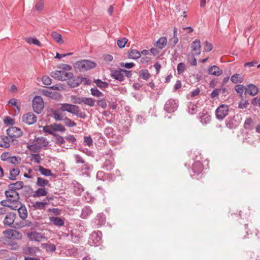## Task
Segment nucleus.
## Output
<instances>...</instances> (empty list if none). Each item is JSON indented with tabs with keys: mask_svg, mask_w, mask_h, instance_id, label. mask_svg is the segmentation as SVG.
<instances>
[{
	"mask_svg": "<svg viewBox=\"0 0 260 260\" xmlns=\"http://www.w3.org/2000/svg\"><path fill=\"white\" fill-rule=\"evenodd\" d=\"M20 170L18 168L13 169L10 171V177L9 178L12 180H15L16 177L19 174Z\"/></svg>",
	"mask_w": 260,
	"mask_h": 260,
	"instance_id": "4c0bfd02",
	"label": "nucleus"
},
{
	"mask_svg": "<svg viewBox=\"0 0 260 260\" xmlns=\"http://www.w3.org/2000/svg\"><path fill=\"white\" fill-rule=\"evenodd\" d=\"M5 194L9 202L12 203L11 205H14V206L16 207V208L18 207L17 205L19 204L20 203L19 201L20 197L18 192L16 190L9 189L8 190L5 191Z\"/></svg>",
	"mask_w": 260,
	"mask_h": 260,
	"instance_id": "20e7f679",
	"label": "nucleus"
},
{
	"mask_svg": "<svg viewBox=\"0 0 260 260\" xmlns=\"http://www.w3.org/2000/svg\"><path fill=\"white\" fill-rule=\"evenodd\" d=\"M8 236L12 238H19L21 237V234L14 230H10L7 232Z\"/></svg>",
	"mask_w": 260,
	"mask_h": 260,
	"instance_id": "ea45409f",
	"label": "nucleus"
},
{
	"mask_svg": "<svg viewBox=\"0 0 260 260\" xmlns=\"http://www.w3.org/2000/svg\"><path fill=\"white\" fill-rule=\"evenodd\" d=\"M102 232L99 231L92 232L89 237L88 243L93 246L100 244L102 240Z\"/></svg>",
	"mask_w": 260,
	"mask_h": 260,
	"instance_id": "6e6552de",
	"label": "nucleus"
},
{
	"mask_svg": "<svg viewBox=\"0 0 260 260\" xmlns=\"http://www.w3.org/2000/svg\"><path fill=\"white\" fill-rule=\"evenodd\" d=\"M104 134L108 138H112L114 136V131L111 127H107L105 128Z\"/></svg>",
	"mask_w": 260,
	"mask_h": 260,
	"instance_id": "c03bdc74",
	"label": "nucleus"
},
{
	"mask_svg": "<svg viewBox=\"0 0 260 260\" xmlns=\"http://www.w3.org/2000/svg\"><path fill=\"white\" fill-rule=\"evenodd\" d=\"M38 170L39 172L45 176H50L52 175V173L50 170L44 168L41 166L38 167Z\"/></svg>",
	"mask_w": 260,
	"mask_h": 260,
	"instance_id": "f704fd0d",
	"label": "nucleus"
},
{
	"mask_svg": "<svg viewBox=\"0 0 260 260\" xmlns=\"http://www.w3.org/2000/svg\"><path fill=\"white\" fill-rule=\"evenodd\" d=\"M31 225H32L31 222L21 221L19 222L15 221L14 225L12 226V227L14 228L15 229H20L25 226H30Z\"/></svg>",
	"mask_w": 260,
	"mask_h": 260,
	"instance_id": "bb28decb",
	"label": "nucleus"
},
{
	"mask_svg": "<svg viewBox=\"0 0 260 260\" xmlns=\"http://www.w3.org/2000/svg\"><path fill=\"white\" fill-rule=\"evenodd\" d=\"M53 129L54 131V133L55 132H64L66 131V128L63 125H62L61 124L58 123H53Z\"/></svg>",
	"mask_w": 260,
	"mask_h": 260,
	"instance_id": "a19ab883",
	"label": "nucleus"
},
{
	"mask_svg": "<svg viewBox=\"0 0 260 260\" xmlns=\"http://www.w3.org/2000/svg\"><path fill=\"white\" fill-rule=\"evenodd\" d=\"M83 191V186L80 184H77L75 187V193L79 196Z\"/></svg>",
	"mask_w": 260,
	"mask_h": 260,
	"instance_id": "0e129e2a",
	"label": "nucleus"
},
{
	"mask_svg": "<svg viewBox=\"0 0 260 260\" xmlns=\"http://www.w3.org/2000/svg\"><path fill=\"white\" fill-rule=\"evenodd\" d=\"M83 103L90 107H93L95 104V101L91 98L83 97Z\"/></svg>",
	"mask_w": 260,
	"mask_h": 260,
	"instance_id": "de8ad7c7",
	"label": "nucleus"
},
{
	"mask_svg": "<svg viewBox=\"0 0 260 260\" xmlns=\"http://www.w3.org/2000/svg\"><path fill=\"white\" fill-rule=\"evenodd\" d=\"M53 118L57 121H61L64 119L63 116L59 110H55L53 112Z\"/></svg>",
	"mask_w": 260,
	"mask_h": 260,
	"instance_id": "8fccbe9b",
	"label": "nucleus"
},
{
	"mask_svg": "<svg viewBox=\"0 0 260 260\" xmlns=\"http://www.w3.org/2000/svg\"><path fill=\"white\" fill-rule=\"evenodd\" d=\"M105 216L103 213L98 214L95 219V222L99 225H103L105 223Z\"/></svg>",
	"mask_w": 260,
	"mask_h": 260,
	"instance_id": "c756f323",
	"label": "nucleus"
},
{
	"mask_svg": "<svg viewBox=\"0 0 260 260\" xmlns=\"http://www.w3.org/2000/svg\"><path fill=\"white\" fill-rule=\"evenodd\" d=\"M167 43V39L165 37H160L154 44V46L158 49H163Z\"/></svg>",
	"mask_w": 260,
	"mask_h": 260,
	"instance_id": "6ab92c4d",
	"label": "nucleus"
},
{
	"mask_svg": "<svg viewBox=\"0 0 260 260\" xmlns=\"http://www.w3.org/2000/svg\"><path fill=\"white\" fill-rule=\"evenodd\" d=\"M199 119L202 124H207L211 120V116L207 111H203L200 113Z\"/></svg>",
	"mask_w": 260,
	"mask_h": 260,
	"instance_id": "f3484780",
	"label": "nucleus"
},
{
	"mask_svg": "<svg viewBox=\"0 0 260 260\" xmlns=\"http://www.w3.org/2000/svg\"><path fill=\"white\" fill-rule=\"evenodd\" d=\"M37 116L32 113H28L22 116V121L25 123L30 125L37 121Z\"/></svg>",
	"mask_w": 260,
	"mask_h": 260,
	"instance_id": "f8f14e48",
	"label": "nucleus"
},
{
	"mask_svg": "<svg viewBox=\"0 0 260 260\" xmlns=\"http://www.w3.org/2000/svg\"><path fill=\"white\" fill-rule=\"evenodd\" d=\"M235 89L240 96H242L244 92H246V87L242 84L236 85Z\"/></svg>",
	"mask_w": 260,
	"mask_h": 260,
	"instance_id": "58836bf2",
	"label": "nucleus"
},
{
	"mask_svg": "<svg viewBox=\"0 0 260 260\" xmlns=\"http://www.w3.org/2000/svg\"><path fill=\"white\" fill-rule=\"evenodd\" d=\"M3 143H0V147H4L6 148H9L10 146V142H12L11 140V138L8 136H2L1 137Z\"/></svg>",
	"mask_w": 260,
	"mask_h": 260,
	"instance_id": "c85d7f7f",
	"label": "nucleus"
},
{
	"mask_svg": "<svg viewBox=\"0 0 260 260\" xmlns=\"http://www.w3.org/2000/svg\"><path fill=\"white\" fill-rule=\"evenodd\" d=\"M48 203L44 201V202H37L32 204V207L37 210H42L44 209L47 205H48Z\"/></svg>",
	"mask_w": 260,
	"mask_h": 260,
	"instance_id": "7c9ffc66",
	"label": "nucleus"
},
{
	"mask_svg": "<svg viewBox=\"0 0 260 260\" xmlns=\"http://www.w3.org/2000/svg\"><path fill=\"white\" fill-rule=\"evenodd\" d=\"M16 217V215L15 213L12 212L9 213L8 214H7L4 219V224L9 226H12L14 225Z\"/></svg>",
	"mask_w": 260,
	"mask_h": 260,
	"instance_id": "4468645a",
	"label": "nucleus"
},
{
	"mask_svg": "<svg viewBox=\"0 0 260 260\" xmlns=\"http://www.w3.org/2000/svg\"><path fill=\"white\" fill-rule=\"evenodd\" d=\"M127 41L128 40L125 38H121L117 41V45L119 48H123L125 47Z\"/></svg>",
	"mask_w": 260,
	"mask_h": 260,
	"instance_id": "13d9d810",
	"label": "nucleus"
},
{
	"mask_svg": "<svg viewBox=\"0 0 260 260\" xmlns=\"http://www.w3.org/2000/svg\"><path fill=\"white\" fill-rule=\"evenodd\" d=\"M140 76L144 80H147L149 78L150 74L147 70H142L140 72Z\"/></svg>",
	"mask_w": 260,
	"mask_h": 260,
	"instance_id": "3c124183",
	"label": "nucleus"
},
{
	"mask_svg": "<svg viewBox=\"0 0 260 260\" xmlns=\"http://www.w3.org/2000/svg\"><path fill=\"white\" fill-rule=\"evenodd\" d=\"M50 36L56 42L59 43L60 44H62L63 43V41L62 40L61 35L57 33V32H51Z\"/></svg>",
	"mask_w": 260,
	"mask_h": 260,
	"instance_id": "c9c22d12",
	"label": "nucleus"
},
{
	"mask_svg": "<svg viewBox=\"0 0 260 260\" xmlns=\"http://www.w3.org/2000/svg\"><path fill=\"white\" fill-rule=\"evenodd\" d=\"M24 183L22 181H17L14 183H11L8 185L9 189L16 190L20 189L23 186Z\"/></svg>",
	"mask_w": 260,
	"mask_h": 260,
	"instance_id": "cd10ccee",
	"label": "nucleus"
},
{
	"mask_svg": "<svg viewBox=\"0 0 260 260\" xmlns=\"http://www.w3.org/2000/svg\"><path fill=\"white\" fill-rule=\"evenodd\" d=\"M96 63L89 60H82L77 61L74 64V68L80 72H83L94 68Z\"/></svg>",
	"mask_w": 260,
	"mask_h": 260,
	"instance_id": "7ed1b4c3",
	"label": "nucleus"
},
{
	"mask_svg": "<svg viewBox=\"0 0 260 260\" xmlns=\"http://www.w3.org/2000/svg\"><path fill=\"white\" fill-rule=\"evenodd\" d=\"M197 106L190 104L188 106V112L191 114L196 113L198 111Z\"/></svg>",
	"mask_w": 260,
	"mask_h": 260,
	"instance_id": "e2e57ef3",
	"label": "nucleus"
},
{
	"mask_svg": "<svg viewBox=\"0 0 260 260\" xmlns=\"http://www.w3.org/2000/svg\"><path fill=\"white\" fill-rule=\"evenodd\" d=\"M39 249L38 247H27L25 248V252L26 253L29 254H35L38 251H39Z\"/></svg>",
	"mask_w": 260,
	"mask_h": 260,
	"instance_id": "6e6d98bb",
	"label": "nucleus"
},
{
	"mask_svg": "<svg viewBox=\"0 0 260 260\" xmlns=\"http://www.w3.org/2000/svg\"><path fill=\"white\" fill-rule=\"evenodd\" d=\"M27 236L30 241H35L40 242L42 239H45V237L43 234L37 232H32L27 234Z\"/></svg>",
	"mask_w": 260,
	"mask_h": 260,
	"instance_id": "9b49d317",
	"label": "nucleus"
},
{
	"mask_svg": "<svg viewBox=\"0 0 260 260\" xmlns=\"http://www.w3.org/2000/svg\"><path fill=\"white\" fill-rule=\"evenodd\" d=\"M98 105L101 108L105 109L106 108L107 104V102L104 99H100L97 101Z\"/></svg>",
	"mask_w": 260,
	"mask_h": 260,
	"instance_id": "69168bd1",
	"label": "nucleus"
},
{
	"mask_svg": "<svg viewBox=\"0 0 260 260\" xmlns=\"http://www.w3.org/2000/svg\"><path fill=\"white\" fill-rule=\"evenodd\" d=\"M229 113V107L225 104L220 105L215 111L216 117L217 119H223Z\"/></svg>",
	"mask_w": 260,
	"mask_h": 260,
	"instance_id": "0eeeda50",
	"label": "nucleus"
},
{
	"mask_svg": "<svg viewBox=\"0 0 260 260\" xmlns=\"http://www.w3.org/2000/svg\"><path fill=\"white\" fill-rule=\"evenodd\" d=\"M92 213V210L89 207H85L83 208L81 214L82 218H87Z\"/></svg>",
	"mask_w": 260,
	"mask_h": 260,
	"instance_id": "72a5a7b5",
	"label": "nucleus"
},
{
	"mask_svg": "<svg viewBox=\"0 0 260 260\" xmlns=\"http://www.w3.org/2000/svg\"><path fill=\"white\" fill-rule=\"evenodd\" d=\"M54 136L55 137V144L59 145V146H61V145L64 143L65 141L64 140V138L62 136L56 134V136Z\"/></svg>",
	"mask_w": 260,
	"mask_h": 260,
	"instance_id": "864d4df0",
	"label": "nucleus"
},
{
	"mask_svg": "<svg viewBox=\"0 0 260 260\" xmlns=\"http://www.w3.org/2000/svg\"><path fill=\"white\" fill-rule=\"evenodd\" d=\"M82 82V80L81 78L79 77H72L71 79H70L68 83L70 86L72 87H75L79 86L81 83Z\"/></svg>",
	"mask_w": 260,
	"mask_h": 260,
	"instance_id": "393cba45",
	"label": "nucleus"
},
{
	"mask_svg": "<svg viewBox=\"0 0 260 260\" xmlns=\"http://www.w3.org/2000/svg\"><path fill=\"white\" fill-rule=\"evenodd\" d=\"M21 158L18 156H14L8 158V161L12 164H18L19 163Z\"/></svg>",
	"mask_w": 260,
	"mask_h": 260,
	"instance_id": "49530a36",
	"label": "nucleus"
},
{
	"mask_svg": "<svg viewBox=\"0 0 260 260\" xmlns=\"http://www.w3.org/2000/svg\"><path fill=\"white\" fill-rule=\"evenodd\" d=\"M18 207L14 209L17 210L19 217L22 219L25 220L27 217V211L25 206L22 205L20 202L19 204L17 205Z\"/></svg>",
	"mask_w": 260,
	"mask_h": 260,
	"instance_id": "ddd939ff",
	"label": "nucleus"
},
{
	"mask_svg": "<svg viewBox=\"0 0 260 260\" xmlns=\"http://www.w3.org/2000/svg\"><path fill=\"white\" fill-rule=\"evenodd\" d=\"M71 101L75 104H81L83 103V97H78L75 95L71 96Z\"/></svg>",
	"mask_w": 260,
	"mask_h": 260,
	"instance_id": "09e8293b",
	"label": "nucleus"
},
{
	"mask_svg": "<svg viewBox=\"0 0 260 260\" xmlns=\"http://www.w3.org/2000/svg\"><path fill=\"white\" fill-rule=\"evenodd\" d=\"M1 204L3 206L9 207L11 209H15L16 208V207L14 206V205H11L12 203H10L8 199L2 201Z\"/></svg>",
	"mask_w": 260,
	"mask_h": 260,
	"instance_id": "680f3d73",
	"label": "nucleus"
},
{
	"mask_svg": "<svg viewBox=\"0 0 260 260\" xmlns=\"http://www.w3.org/2000/svg\"><path fill=\"white\" fill-rule=\"evenodd\" d=\"M59 109L61 111H67L82 119H85L86 117L85 112L81 111L79 107L75 105L67 103L61 104Z\"/></svg>",
	"mask_w": 260,
	"mask_h": 260,
	"instance_id": "f03ea898",
	"label": "nucleus"
},
{
	"mask_svg": "<svg viewBox=\"0 0 260 260\" xmlns=\"http://www.w3.org/2000/svg\"><path fill=\"white\" fill-rule=\"evenodd\" d=\"M62 74V73L61 72V71H55L54 72H52L51 73V76L56 79L58 80H61L60 78H61V75Z\"/></svg>",
	"mask_w": 260,
	"mask_h": 260,
	"instance_id": "bf43d9fd",
	"label": "nucleus"
},
{
	"mask_svg": "<svg viewBox=\"0 0 260 260\" xmlns=\"http://www.w3.org/2000/svg\"><path fill=\"white\" fill-rule=\"evenodd\" d=\"M91 94L96 97H101L104 95L103 93L96 88H92L90 89Z\"/></svg>",
	"mask_w": 260,
	"mask_h": 260,
	"instance_id": "5fc2aeb1",
	"label": "nucleus"
},
{
	"mask_svg": "<svg viewBox=\"0 0 260 260\" xmlns=\"http://www.w3.org/2000/svg\"><path fill=\"white\" fill-rule=\"evenodd\" d=\"M94 82L95 83L98 87L101 89L107 88L109 85L107 82L102 81L100 79L94 80Z\"/></svg>",
	"mask_w": 260,
	"mask_h": 260,
	"instance_id": "37998d69",
	"label": "nucleus"
},
{
	"mask_svg": "<svg viewBox=\"0 0 260 260\" xmlns=\"http://www.w3.org/2000/svg\"><path fill=\"white\" fill-rule=\"evenodd\" d=\"M111 77L119 81H122L124 80L123 73L122 69H120L117 70H113L111 71Z\"/></svg>",
	"mask_w": 260,
	"mask_h": 260,
	"instance_id": "dca6fc26",
	"label": "nucleus"
},
{
	"mask_svg": "<svg viewBox=\"0 0 260 260\" xmlns=\"http://www.w3.org/2000/svg\"><path fill=\"white\" fill-rule=\"evenodd\" d=\"M31 160L34 161L36 163L39 164L41 163V158L39 154H32L31 155Z\"/></svg>",
	"mask_w": 260,
	"mask_h": 260,
	"instance_id": "4d7b16f0",
	"label": "nucleus"
},
{
	"mask_svg": "<svg viewBox=\"0 0 260 260\" xmlns=\"http://www.w3.org/2000/svg\"><path fill=\"white\" fill-rule=\"evenodd\" d=\"M222 70L220 69L216 66H213L210 67L208 70V73L210 75H214L215 76H219L222 74Z\"/></svg>",
	"mask_w": 260,
	"mask_h": 260,
	"instance_id": "a211bd4d",
	"label": "nucleus"
},
{
	"mask_svg": "<svg viewBox=\"0 0 260 260\" xmlns=\"http://www.w3.org/2000/svg\"><path fill=\"white\" fill-rule=\"evenodd\" d=\"M107 154L109 155L110 156L109 158L106 159L104 162L102 168L107 171H111L114 167V158L112 156V151L111 150H109Z\"/></svg>",
	"mask_w": 260,
	"mask_h": 260,
	"instance_id": "9d476101",
	"label": "nucleus"
},
{
	"mask_svg": "<svg viewBox=\"0 0 260 260\" xmlns=\"http://www.w3.org/2000/svg\"><path fill=\"white\" fill-rule=\"evenodd\" d=\"M231 81L235 84L238 83H242L243 81L242 75L239 74H235L231 77Z\"/></svg>",
	"mask_w": 260,
	"mask_h": 260,
	"instance_id": "2f4dec72",
	"label": "nucleus"
},
{
	"mask_svg": "<svg viewBox=\"0 0 260 260\" xmlns=\"http://www.w3.org/2000/svg\"><path fill=\"white\" fill-rule=\"evenodd\" d=\"M43 130L44 132L46 133H48L53 136H56V134L54 133V131L53 129V124L45 125L43 126Z\"/></svg>",
	"mask_w": 260,
	"mask_h": 260,
	"instance_id": "79ce46f5",
	"label": "nucleus"
},
{
	"mask_svg": "<svg viewBox=\"0 0 260 260\" xmlns=\"http://www.w3.org/2000/svg\"><path fill=\"white\" fill-rule=\"evenodd\" d=\"M62 74L61 75V78H60L61 80H67L68 79H71L73 77V74L72 73H68L65 72L64 71H61Z\"/></svg>",
	"mask_w": 260,
	"mask_h": 260,
	"instance_id": "a18cd8bd",
	"label": "nucleus"
},
{
	"mask_svg": "<svg viewBox=\"0 0 260 260\" xmlns=\"http://www.w3.org/2000/svg\"><path fill=\"white\" fill-rule=\"evenodd\" d=\"M42 81L43 83L46 85H50L52 82L51 78L47 76H44L42 77Z\"/></svg>",
	"mask_w": 260,
	"mask_h": 260,
	"instance_id": "338daca9",
	"label": "nucleus"
},
{
	"mask_svg": "<svg viewBox=\"0 0 260 260\" xmlns=\"http://www.w3.org/2000/svg\"><path fill=\"white\" fill-rule=\"evenodd\" d=\"M178 107V102L173 99H169L166 102L164 106V110L168 112H174Z\"/></svg>",
	"mask_w": 260,
	"mask_h": 260,
	"instance_id": "1a4fd4ad",
	"label": "nucleus"
},
{
	"mask_svg": "<svg viewBox=\"0 0 260 260\" xmlns=\"http://www.w3.org/2000/svg\"><path fill=\"white\" fill-rule=\"evenodd\" d=\"M63 120L64 124L68 127H72L76 125V123L75 122L68 117L64 118Z\"/></svg>",
	"mask_w": 260,
	"mask_h": 260,
	"instance_id": "603ef678",
	"label": "nucleus"
},
{
	"mask_svg": "<svg viewBox=\"0 0 260 260\" xmlns=\"http://www.w3.org/2000/svg\"><path fill=\"white\" fill-rule=\"evenodd\" d=\"M7 135L11 138L12 141H17L16 138L20 137L23 135L21 129L17 127L11 126L6 131Z\"/></svg>",
	"mask_w": 260,
	"mask_h": 260,
	"instance_id": "423d86ee",
	"label": "nucleus"
},
{
	"mask_svg": "<svg viewBox=\"0 0 260 260\" xmlns=\"http://www.w3.org/2000/svg\"><path fill=\"white\" fill-rule=\"evenodd\" d=\"M258 91V89L256 85L252 84H250L247 85L246 92L248 94L254 96L257 94Z\"/></svg>",
	"mask_w": 260,
	"mask_h": 260,
	"instance_id": "412c9836",
	"label": "nucleus"
},
{
	"mask_svg": "<svg viewBox=\"0 0 260 260\" xmlns=\"http://www.w3.org/2000/svg\"><path fill=\"white\" fill-rule=\"evenodd\" d=\"M49 141L43 137L36 138L31 144L27 145V148L33 152H39L41 149L48 145Z\"/></svg>",
	"mask_w": 260,
	"mask_h": 260,
	"instance_id": "f257e3e1",
	"label": "nucleus"
},
{
	"mask_svg": "<svg viewBox=\"0 0 260 260\" xmlns=\"http://www.w3.org/2000/svg\"><path fill=\"white\" fill-rule=\"evenodd\" d=\"M36 184L37 186L42 187L50 185L49 181L42 177H38Z\"/></svg>",
	"mask_w": 260,
	"mask_h": 260,
	"instance_id": "473e14b6",
	"label": "nucleus"
},
{
	"mask_svg": "<svg viewBox=\"0 0 260 260\" xmlns=\"http://www.w3.org/2000/svg\"><path fill=\"white\" fill-rule=\"evenodd\" d=\"M4 122L7 125H13L15 123L14 120L8 116L5 117Z\"/></svg>",
	"mask_w": 260,
	"mask_h": 260,
	"instance_id": "052dcab7",
	"label": "nucleus"
},
{
	"mask_svg": "<svg viewBox=\"0 0 260 260\" xmlns=\"http://www.w3.org/2000/svg\"><path fill=\"white\" fill-rule=\"evenodd\" d=\"M32 107L34 111L37 114H40L44 109V103L41 96H35L32 101Z\"/></svg>",
	"mask_w": 260,
	"mask_h": 260,
	"instance_id": "39448f33",
	"label": "nucleus"
},
{
	"mask_svg": "<svg viewBox=\"0 0 260 260\" xmlns=\"http://www.w3.org/2000/svg\"><path fill=\"white\" fill-rule=\"evenodd\" d=\"M49 220L51 223L56 226H61L64 224L63 219L58 217H50Z\"/></svg>",
	"mask_w": 260,
	"mask_h": 260,
	"instance_id": "b1692460",
	"label": "nucleus"
},
{
	"mask_svg": "<svg viewBox=\"0 0 260 260\" xmlns=\"http://www.w3.org/2000/svg\"><path fill=\"white\" fill-rule=\"evenodd\" d=\"M252 123V120L251 118H249L246 119L244 122L245 128L251 129Z\"/></svg>",
	"mask_w": 260,
	"mask_h": 260,
	"instance_id": "774afa93",
	"label": "nucleus"
},
{
	"mask_svg": "<svg viewBox=\"0 0 260 260\" xmlns=\"http://www.w3.org/2000/svg\"><path fill=\"white\" fill-rule=\"evenodd\" d=\"M41 247L44 248L48 252H54L56 249L55 245L49 242L41 244Z\"/></svg>",
	"mask_w": 260,
	"mask_h": 260,
	"instance_id": "a878e982",
	"label": "nucleus"
},
{
	"mask_svg": "<svg viewBox=\"0 0 260 260\" xmlns=\"http://www.w3.org/2000/svg\"><path fill=\"white\" fill-rule=\"evenodd\" d=\"M141 54L137 50H132L128 54V58L133 59H137L140 57Z\"/></svg>",
	"mask_w": 260,
	"mask_h": 260,
	"instance_id": "e433bc0d",
	"label": "nucleus"
},
{
	"mask_svg": "<svg viewBox=\"0 0 260 260\" xmlns=\"http://www.w3.org/2000/svg\"><path fill=\"white\" fill-rule=\"evenodd\" d=\"M192 170L194 174H197V175L200 174L203 170V166L201 162L199 161L194 162L192 166ZM194 175L195 174H191V176L193 178ZM194 178H196L194 177Z\"/></svg>",
	"mask_w": 260,
	"mask_h": 260,
	"instance_id": "2eb2a0df",
	"label": "nucleus"
},
{
	"mask_svg": "<svg viewBox=\"0 0 260 260\" xmlns=\"http://www.w3.org/2000/svg\"><path fill=\"white\" fill-rule=\"evenodd\" d=\"M48 191L46 188L44 187L39 188L37 190L34 192L32 196L34 198H39L45 196L47 194Z\"/></svg>",
	"mask_w": 260,
	"mask_h": 260,
	"instance_id": "4be33fe9",
	"label": "nucleus"
},
{
	"mask_svg": "<svg viewBox=\"0 0 260 260\" xmlns=\"http://www.w3.org/2000/svg\"><path fill=\"white\" fill-rule=\"evenodd\" d=\"M191 50L193 52H197L195 54L197 55H199L201 54V43L199 39H196L191 44Z\"/></svg>",
	"mask_w": 260,
	"mask_h": 260,
	"instance_id": "aec40b11",
	"label": "nucleus"
},
{
	"mask_svg": "<svg viewBox=\"0 0 260 260\" xmlns=\"http://www.w3.org/2000/svg\"><path fill=\"white\" fill-rule=\"evenodd\" d=\"M25 41L29 44H34L38 47H42V44L36 37H26L24 38Z\"/></svg>",
	"mask_w": 260,
	"mask_h": 260,
	"instance_id": "5701e85b",
	"label": "nucleus"
}]
</instances>
